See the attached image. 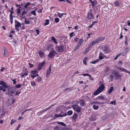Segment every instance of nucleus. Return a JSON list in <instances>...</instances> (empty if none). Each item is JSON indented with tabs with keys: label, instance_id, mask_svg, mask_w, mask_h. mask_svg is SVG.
Returning <instances> with one entry per match:
<instances>
[{
	"label": "nucleus",
	"instance_id": "1",
	"mask_svg": "<svg viewBox=\"0 0 130 130\" xmlns=\"http://www.w3.org/2000/svg\"><path fill=\"white\" fill-rule=\"evenodd\" d=\"M105 87L103 84H101L99 88L94 92L93 94L94 95H96L100 93L104 89Z\"/></svg>",
	"mask_w": 130,
	"mask_h": 130
},
{
	"label": "nucleus",
	"instance_id": "2",
	"mask_svg": "<svg viewBox=\"0 0 130 130\" xmlns=\"http://www.w3.org/2000/svg\"><path fill=\"white\" fill-rule=\"evenodd\" d=\"M16 91V89L13 87H11L8 89V94L9 95L11 96Z\"/></svg>",
	"mask_w": 130,
	"mask_h": 130
},
{
	"label": "nucleus",
	"instance_id": "3",
	"mask_svg": "<svg viewBox=\"0 0 130 130\" xmlns=\"http://www.w3.org/2000/svg\"><path fill=\"white\" fill-rule=\"evenodd\" d=\"M73 109L79 113L81 111V107L77 104L73 105L72 106Z\"/></svg>",
	"mask_w": 130,
	"mask_h": 130
},
{
	"label": "nucleus",
	"instance_id": "4",
	"mask_svg": "<svg viewBox=\"0 0 130 130\" xmlns=\"http://www.w3.org/2000/svg\"><path fill=\"white\" fill-rule=\"evenodd\" d=\"M57 54V53L55 50H52L50 52L48 57L51 59H52Z\"/></svg>",
	"mask_w": 130,
	"mask_h": 130
},
{
	"label": "nucleus",
	"instance_id": "5",
	"mask_svg": "<svg viewBox=\"0 0 130 130\" xmlns=\"http://www.w3.org/2000/svg\"><path fill=\"white\" fill-rule=\"evenodd\" d=\"M92 10L90 9V11L88 12L87 18L88 20L93 19L94 18V16L91 13Z\"/></svg>",
	"mask_w": 130,
	"mask_h": 130
},
{
	"label": "nucleus",
	"instance_id": "6",
	"mask_svg": "<svg viewBox=\"0 0 130 130\" xmlns=\"http://www.w3.org/2000/svg\"><path fill=\"white\" fill-rule=\"evenodd\" d=\"M14 102V99L13 98H12L10 99L7 100V101L6 104L7 106H9L13 104Z\"/></svg>",
	"mask_w": 130,
	"mask_h": 130
},
{
	"label": "nucleus",
	"instance_id": "7",
	"mask_svg": "<svg viewBox=\"0 0 130 130\" xmlns=\"http://www.w3.org/2000/svg\"><path fill=\"white\" fill-rule=\"evenodd\" d=\"M63 113V112H61L60 114H59L58 115L56 114L54 115V117H62L65 116L67 115V113L66 112L63 115H62V113Z\"/></svg>",
	"mask_w": 130,
	"mask_h": 130
},
{
	"label": "nucleus",
	"instance_id": "8",
	"mask_svg": "<svg viewBox=\"0 0 130 130\" xmlns=\"http://www.w3.org/2000/svg\"><path fill=\"white\" fill-rule=\"evenodd\" d=\"M57 49L56 50L58 52H62L63 51V46L62 45L58 46L57 47Z\"/></svg>",
	"mask_w": 130,
	"mask_h": 130
},
{
	"label": "nucleus",
	"instance_id": "9",
	"mask_svg": "<svg viewBox=\"0 0 130 130\" xmlns=\"http://www.w3.org/2000/svg\"><path fill=\"white\" fill-rule=\"evenodd\" d=\"M102 50L106 53H108L109 52V50L108 49V47L106 45H105L104 47L103 48Z\"/></svg>",
	"mask_w": 130,
	"mask_h": 130
},
{
	"label": "nucleus",
	"instance_id": "10",
	"mask_svg": "<svg viewBox=\"0 0 130 130\" xmlns=\"http://www.w3.org/2000/svg\"><path fill=\"white\" fill-rule=\"evenodd\" d=\"M45 63V62L44 61H43L42 62L40 63L38 66V70H39L41 69L42 67L44 66Z\"/></svg>",
	"mask_w": 130,
	"mask_h": 130
},
{
	"label": "nucleus",
	"instance_id": "11",
	"mask_svg": "<svg viewBox=\"0 0 130 130\" xmlns=\"http://www.w3.org/2000/svg\"><path fill=\"white\" fill-rule=\"evenodd\" d=\"M78 102L81 106H84L85 105V101L84 100L81 99L79 100Z\"/></svg>",
	"mask_w": 130,
	"mask_h": 130
},
{
	"label": "nucleus",
	"instance_id": "12",
	"mask_svg": "<svg viewBox=\"0 0 130 130\" xmlns=\"http://www.w3.org/2000/svg\"><path fill=\"white\" fill-rule=\"evenodd\" d=\"M5 113L3 112V109H0V119L3 118V115Z\"/></svg>",
	"mask_w": 130,
	"mask_h": 130
},
{
	"label": "nucleus",
	"instance_id": "13",
	"mask_svg": "<svg viewBox=\"0 0 130 130\" xmlns=\"http://www.w3.org/2000/svg\"><path fill=\"white\" fill-rule=\"evenodd\" d=\"M15 27H19L21 26V24L20 22L16 20H15Z\"/></svg>",
	"mask_w": 130,
	"mask_h": 130
},
{
	"label": "nucleus",
	"instance_id": "14",
	"mask_svg": "<svg viewBox=\"0 0 130 130\" xmlns=\"http://www.w3.org/2000/svg\"><path fill=\"white\" fill-rule=\"evenodd\" d=\"M114 76L115 78L116 79H120L121 78V76L120 75V74L119 73H117V74L115 75Z\"/></svg>",
	"mask_w": 130,
	"mask_h": 130
},
{
	"label": "nucleus",
	"instance_id": "15",
	"mask_svg": "<svg viewBox=\"0 0 130 130\" xmlns=\"http://www.w3.org/2000/svg\"><path fill=\"white\" fill-rule=\"evenodd\" d=\"M51 65L49 67V68L48 69L46 72V76H47L48 75H49L51 73Z\"/></svg>",
	"mask_w": 130,
	"mask_h": 130
},
{
	"label": "nucleus",
	"instance_id": "16",
	"mask_svg": "<svg viewBox=\"0 0 130 130\" xmlns=\"http://www.w3.org/2000/svg\"><path fill=\"white\" fill-rule=\"evenodd\" d=\"M3 49L4 50V56H7L8 54V51L5 47H3Z\"/></svg>",
	"mask_w": 130,
	"mask_h": 130
},
{
	"label": "nucleus",
	"instance_id": "17",
	"mask_svg": "<svg viewBox=\"0 0 130 130\" xmlns=\"http://www.w3.org/2000/svg\"><path fill=\"white\" fill-rule=\"evenodd\" d=\"M54 130H62V128L60 125H57L54 128Z\"/></svg>",
	"mask_w": 130,
	"mask_h": 130
},
{
	"label": "nucleus",
	"instance_id": "18",
	"mask_svg": "<svg viewBox=\"0 0 130 130\" xmlns=\"http://www.w3.org/2000/svg\"><path fill=\"white\" fill-rule=\"evenodd\" d=\"M21 77H24L25 76H27L28 75V72L27 71H26L25 73L22 72L21 74Z\"/></svg>",
	"mask_w": 130,
	"mask_h": 130
},
{
	"label": "nucleus",
	"instance_id": "19",
	"mask_svg": "<svg viewBox=\"0 0 130 130\" xmlns=\"http://www.w3.org/2000/svg\"><path fill=\"white\" fill-rule=\"evenodd\" d=\"M38 53L41 57H42L44 56V53L41 51H39L38 52Z\"/></svg>",
	"mask_w": 130,
	"mask_h": 130
},
{
	"label": "nucleus",
	"instance_id": "20",
	"mask_svg": "<svg viewBox=\"0 0 130 130\" xmlns=\"http://www.w3.org/2000/svg\"><path fill=\"white\" fill-rule=\"evenodd\" d=\"M105 39V38L103 37H100L98 38L97 39H96V40H97L98 42L102 41L104 40Z\"/></svg>",
	"mask_w": 130,
	"mask_h": 130
},
{
	"label": "nucleus",
	"instance_id": "21",
	"mask_svg": "<svg viewBox=\"0 0 130 130\" xmlns=\"http://www.w3.org/2000/svg\"><path fill=\"white\" fill-rule=\"evenodd\" d=\"M83 39H81L79 41L77 44V46H80L81 44L83 43Z\"/></svg>",
	"mask_w": 130,
	"mask_h": 130
},
{
	"label": "nucleus",
	"instance_id": "22",
	"mask_svg": "<svg viewBox=\"0 0 130 130\" xmlns=\"http://www.w3.org/2000/svg\"><path fill=\"white\" fill-rule=\"evenodd\" d=\"M9 17L10 23L11 24H12L13 23V16L12 15V14H10Z\"/></svg>",
	"mask_w": 130,
	"mask_h": 130
},
{
	"label": "nucleus",
	"instance_id": "23",
	"mask_svg": "<svg viewBox=\"0 0 130 130\" xmlns=\"http://www.w3.org/2000/svg\"><path fill=\"white\" fill-rule=\"evenodd\" d=\"M77 115L76 113H75L73 116V119L76 120L77 118Z\"/></svg>",
	"mask_w": 130,
	"mask_h": 130
},
{
	"label": "nucleus",
	"instance_id": "24",
	"mask_svg": "<svg viewBox=\"0 0 130 130\" xmlns=\"http://www.w3.org/2000/svg\"><path fill=\"white\" fill-rule=\"evenodd\" d=\"M57 123L58 124H61L64 127H66V124L62 122H57Z\"/></svg>",
	"mask_w": 130,
	"mask_h": 130
},
{
	"label": "nucleus",
	"instance_id": "25",
	"mask_svg": "<svg viewBox=\"0 0 130 130\" xmlns=\"http://www.w3.org/2000/svg\"><path fill=\"white\" fill-rule=\"evenodd\" d=\"M98 43V41H97V40H96V39L94 41H92L91 43L92 45H95Z\"/></svg>",
	"mask_w": 130,
	"mask_h": 130
},
{
	"label": "nucleus",
	"instance_id": "26",
	"mask_svg": "<svg viewBox=\"0 0 130 130\" xmlns=\"http://www.w3.org/2000/svg\"><path fill=\"white\" fill-rule=\"evenodd\" d=\"M118 69H119L120 70L125 72H126V69L123 68H122L119 67L118 68Z\"/></svg>",
	"mask_w": 130,
	"mask_h": 130
},
{
	"label": "nucleus",
	"instance_id": "27",
	"mask_svg": "<svg viewBox=\"0 0 130 130\" xmlns=\"http://www.w3.org/2000/svg\"><path fill=\"white\" fill-rule=\"evenodd\" d=\"M52 40L56 44L58 43V42L56 41V39L55 37H52Z\"/></svg>",
	"mask_w": 130,
	"mask_h": 130
},
{
	"label": "nucleus",
	"instance_id": "28",
	"mask_svg": "<svg viewBox=\"0 0 130 130\" xmlns=\"http://www.w3.org/2000/svg\"><path fill=\"white\" fill-rule=\"evenodd\" d=\"M113 88L112 87H111L108 91V93L110 94L113 90Z\"/></svg>",
	"mask_w": 130,
	"mask_h": 130
},
{
	"label": "nucleus",
	"instance_id": "29",
	"mask_svg": "<svg viewBox=\"0 0 130 130\" xmlns=\"http://www.w3.org/2000/svg\"><path fill=\"white\" fill-rule=\"evenodd\" d=\"M110 68L109 67H106L105 70V72H108V71H110Z\"/></svg>",
	"mask_w": 130,
	"mask_h": 130
},
{
	"label": "nucleus",
	"instance_id": "30",
	"mask_svg": "<svg viewBox=\"0 0 130 130\" xmlns=\"http://www.w3.org/2000/svg\"><path fill=\"white\" fill-rule=\"evenodd\" d=\"M38 73V72L36 70L32 71H31V73L32 74H35Z\"/></svg>",
	"mask_w": 130,
	"mask_h": 130
},
{
	"label": "nucleus",
	"instance_id": "31",
	"mask_svg": "<svg viewBox=\"0 0 130 130\" xmlns=\"http://www.w3.org/2000/svg\"><path fill=\"white\" fill-rule=\"evenodd\" d=\"M93 108L95 110L99 108V106L98 105L96 106L95 105H94L93 106Z\"/></svg>",
	"mask_w": 130,
	"mask_h": 130
},
{
	"label": "nucleus",
	"instance_id": "32",
	"mask_svg": "<svg viewBox=\"0 0 130 130\" xmlns=\"http://www.w3.org/2000/svg\"><path fill=\"white\" fill-rule=\"evenodd\" d=\"M49 21L48 19H46V20L45 22L44 23V26H46L49 24Z\"/></svg>",
	"mask_w": 130,
	"mask_h": 130
},
{
	"label": "nucleus",
	"instance_id": "33",
	"mask_svg": "<svg viewBox=\"0 0 130 130\" xmlns=\"http://www.w3.org/2000/svg\"><path fill=\"white\" fill-rule=\"evenodd\" d=\"M62 129V130H72V128L67 127H63Z\"/></svg>",
	"mask_w": 130,
	"mask_h": 130
},
{
	"label": "nucleus",
	"instance_id": "34",
	"mask_svg": "<svg viewBox=\"0 0 130 130\" xmlns=\"http://www.w3.org/2000/svg\"><path fill=\"white\" fill-rule=\"evenodd\" d=\"M118 72L116 71L115 70H113V71L112 72V74L114 75L115 76L116 74H117Z\"/></svg>",
	"mask_w": 130,
	"mask_h": 130
},
{
	"label": "nucleus",
	"instance_id": "35",
	"mask_svg": "<svg viewBox=\"0 0 130 130\" xmlns=\"http://www.w3.org/2000/svg\"><path fill=\"white\" fill-rule=\"evenodd\" d=\"M27 10H24L23 11V12L22 13V16H23L25 14H26L27 13Z\"/></svg>",
	"mask_w": 130,
	"mask_h": 130
},
{
	"label": "nucleus",
	"instance_id": "36",
	"mask_svg": "<svg viewBox=\"0 0 130 130\" xmlns=\"http://www.w3.org/2000/svg\"><path fill=\"white\" fill-rule=\"evenodd\" d=\"M73 112L71 110H69L68 111L67 113L69 115H71L72 114Z\"/></svg>",
	"mask_w": 130,
	"mask_h": 130
},
{
	"label": "nucleus",
	"instance_id": "37",
	"mask_svg": "<svg viewBox=\"0 0 130 130\" xmlns=\"http://www.w3.org/2000/svg\"><path fill=\"white\" fill-rule=\"evenodd\" d=\"M99 60V59H97L93 61L92 62H91V63H93V64H95Z\"/></svg>",
	"mask_w": 130,
	"mask_h": 130
},
{
	"label": "nucleus",
	"instance_id": "38",
	"mask_svg": "<svg viewBox=\"0 0 130 130\" xmlns=\"http://www.w3.org/2000/svg\"><path fill=\"white\" fill-rule=\"evenodd\" d=\"M91 3L92 4V7H94L95 6V5L96 4V3H95V1H92Z\"/></svg>",
	"mask_w": 130,
	"mask_h": 130
},
{
	"label": "nucleus",
	"instance_id": "39",
	"mask_svg": "<svg viewBox=\"0 0 130 130\" xmlns=\"http://www.w3.org/2000/svg\"><path fill=\"white\" fill-rule=\"evenodd\" d=\"M21 86V85L20 84H19L16 85L15 86V87H16V88H20Z\"/></svg>",
	"mask_w": 130,
	"mask_h": 130
},
{
	"label": "nucleus",
	"instance_id": "40",
	"mask_svg": "<svg viewBox=\"0 0 130 130\" xmlns=\"http://www.w3.org/2000/svg\"><path fill=\"white\" fill-rule=\"evenodd\" d=\"M116 101H111V103H109V104L113 105H114L116 104Z\"/></svg>",
	"mask_w": 130,
	"mask_h": 130
},
{
	"label": "nucleus",
	"instance_id": "41",
	"mask_svg": "<svg viewBox=\"0 0 130 130\" xmlns=\"http://www.w3.org/2000/svg\"><path fill=\"white\" fill-rule=\"evenodd\" d=\"M114 4L115 5L118 6H119L120 5L119 2L117 1H115Z\"/></svg>",
	"mask_w": 130,
	"mask_h": 130
},
{
	"label": "nucleus",
	"instance_id": "42",
	"mask_svg": "<svg viewBox=\"0 0 130 130\" xmlns=\"http://www.w3.org/2000/svg\"><path fill=\"white\" fill-rule=\"evenodd\" d=\"M79 101H74L73 102H72V104H77H77H78L79 103Z\"/></svg>",
	"mask_w": 130,
	"mask_h": 130
},
{
	"label": "nucleus",
	"instance_id": "43",
	"mask_svg": "<svg viewBox=\"0 0 130 130\" xmlns=\"http://www.w3.org/2000/svg\"><path fill=\"white\" fill-rule=\"evenodd\" d=\"M59 18H57L55 19V21L56 23H57L59 21Z\"/></svg>",
	"mask_w": 130,
	"mask_h": 130
},
{
	"label": "nucleus",
	"instance_id": "44",
	"mask_svg": "<svg viewBox=\"0 0 130 130\" xmlns=\"http://www.w3.org/2000/svg\"><path fill=\"white\" fill-rule=\"evenodd\" d=\"M37 80L38 82H40L42 80V78L40 76H39L37 78Z\"/></svg>",
	"mask_w": 130,
	"mask_h": 130
},
{
	"label": "nucleus",
	"instance_id": "45",
	"mask_svg": "<svg viewBox=\"0 0 130 130\" xmlns=\"http://www.w3.org/2000/svg\"><path fill=\"white\" fill-rule=\"evenodd\" d=\"M30 4V3H29V2L27 3L25 5V6H24L25 8H26Z\"/></svg>",
	"mask_w": 130,
	"mask_h": 130
},
{
	"label": "nucleus",
	"instance_id": "46",
	"mask_svg": "<svg viewBox=\"0 0 130 130\" xmlns=\"http://www.w3.org/2000/svg\"><path fill=\"white\" fill-rule=\"evenodd\" d=\"M98 98L99 100H104V98L103 96H99L98 97Z\"/></svg>",
	"mask_w": 130,
	"mask_h": 130
},
{
	"label": "nucleus",
	"instance_id": "47",
	"mask_svg": "<svg viewBox=\"0 0 130 130\" xmlns=\"http://www.w3.org/2000/svg\"><path fill=\"white\" fill-rule=\"evenodd\" d=\"M2 85L5 88H8V87L7 86L6 83L5 82H4V83Z\"/></svg>",
	"mask_w": 130,
	"mask_h": 130
},
{
	"label": "nucleus",
	"instance_id": "48",
	"mask_svg": "<svg viewBox=\"0 0 130 130\" xmlns=\"http://www.w3.org/2000/svg\"><path fill=\"white\" fill-rule=\"evenodd\" d=\"M110 77L111 78L110 79V81H113V76L111 74L110 75Z\"/></svg>",
	"mask_w": 130,
	"mask_h": 130
},
{
	"label": "nucleus",
	"instance_id": "49",
	"mask_svg": "<svg viewBox=\"0 0 130 130\" xmlns=\"http://www.w3.org/2000/svg\"><path fill=\"white\" fill-rule=\"evenodd\" d=\"M72 89V88H67L65 89V91H70Z\"/></svg>",
	"mask_w": 130,
	"mask_h": 130
},
{
	"label": "nucleus",
	"instance_id": "50",
	"mask_svg": "<svg viewBox=\"0 0 130 130\" xmlns=\"http://www.w3.org/2000/svg\"><path fill=\"white\" fill-rule=\"evenodd\" d=\"M31 13L32 14L34 15H36V11L35 10L32 11L31 12Z\"/></svg>",
	"mask_w": 130,
	"mask_h": 130
},
{
	"label": "nucleus",
	"instance_id": "51",
	"mask_svg": "<svg viewBox=\"0 0 130 130\" xmlns=\"http://www.w3.org/2000/svg\"><path fill=\"white\" fill-rule=\"evenodd\" d=\"M21 10L20 8L17 9V12L18 14H20V13Z\"/></svg>",
	"mask_w": 130,
	"mask_h": 130
},
{
	"label": "nucleus",
	"instance_id": "52",
	"mask_svg": "<svg viewBox=\"0 0 130 130\" xmlns=\"http://www.w3.org/2000/svg\"><path fill=\"white\" fill-rule=\"evenodd\" d=\"M87 59V58H85L83 60V63L84 64H86V61Z\"/></svg>",
	"mask_w": 130,
	"mask_h": 130
},
{
	"label": "nucleus",
	"instance_id": "53",
	"mask_svg": "<svg viewBox=\"0 0 130 130\" xmlns=\"http://www.w3.org/2000/svg\"><path fill=\"white\" fill-rule=\"evenodd\" d=\"M75 35V34H74V32H72L70 34V38H71L72 37L74 36Z\"/></svg>",
	"mask_w": 130,
	"mask_h": 130
},
{
	"label": "nucleus",
	"instance_id": "54",
	"mask_svg": "<svg viewBox=\"0 0 130 130\" xmlns=\"http://www.w3.org/2000/svg\"><path fill=\"white\" fill-rule=\"evenodd\" d=\"M16 122L15 120H14L13 119H12L11 122L10 124L11 125H12V124L14 123V122Z\"/></svg>",
	"mask_w": 130,
	"mask_h": 130
},
{
	"label": "nucleus",
	"instance_id": "55",
	"mask_svg": "<svg viewBox=\"0 0 130 130\" xmlns=\"http://www.w3.org/2000/svg\"><path fill=\"white\" fill-rule=\"evenodd\" d=\"M129 50V48L126 47L125 48V53L126 54L127 53V52H128V51Z\"/></svg>",
	"mask_w": 130,
	"mask_h": 130
},
{
	"label": "nucleus",
	"instance_id": "56",
	"mask_svg": "<svg viewBox=\"0 0 130 130\" xmlns=\"http://www.w3.org/2000/svg\"><path fill=\"white\" fill-rule=\"evenodd\" d=\"M83 75L84 76H90V75L88 73L83 74Z\"/></svg>",
	"mask_w": 130,
	"mask_h": 130
},
{
	"label": "nucleus",
	"instance_id": "57",
	"mask_svg": "<svg viewBox=\"0 0 130 130\" xmlns=\"http://www.w3.org/2000/svg\"><path fill=\"white\" fill-rule=\"evenodd\" d=\"M26 18H25V23L26 24H29V22L28 21H26Z\"/></svg>",
	"mask_w": 130,
	"mask_h": 130
},
{
	"label": "nucleus",
	"instance_id": "58",
	"mask_svg": "<svg viewBox=\"0 0 130 130\" xmlns=\"http://www.w3.org/2000/svg\"><path fill=\"white\" fill-rule=\"evenodd\" d=\"M92 46L93 45H92L91 43H90V44L88 45L87 47H89V48H90L91 49L92 47Z\"/></svg>",
	"mask_w": 130,
	"mask_h": 130
},
{
	"label": "nucleus",
	"instance_id": "59",
	"mask_svg": "<svg viewBox=\"0 0 130 130\" xmlns=\"http://www.w3.org/2000/svg\"><path fill=\"white\" fill-rule=\"evenodd\" d=\"M15 6L17 7H19V8H21V5H18L17 4H15Z\"/></svg>",
	"mask_w": 130,
	"mask_h": 130
},
{
	"label": "nucleus",
	"instance_id": "60",
	"mask_svg": "<svg viewBox=\"0 0 130 130\" xmlns=\"http://www.w3.org/2000/svg\"><path fill=\"white\" fill-rule=\"evenodd\" d=\"M31 85L33 86H34L35 85V82H31Z\"/></svg>",
	"mask_w": 130,
	"mask_h": 130
},
{
	"label": "nucleus",
	"instance_id": "61",
	"mask_svg": "<svg viewBox=\"0 0 130 130\" xmlns=\"http://www.w3.org/2000/svg\"><path fill=\"white\" fill-rule=\"evenodd\" d=\"M47 110H47V108H46V109H44V110H41V112H44L45 111H47Z\"/></svg>",
	"mask_w": 130,
	"mask_h": 130
},
{
	"label": "nucleus",
	"instance_id": "62",
	"mask_svg": "<svg viewBox=\"0 0 130 130\" xmlns=\"http://www.w3.org/2000/svg\"><path fill=\"white\" fill-rule=\"evenodd\" d=\"M5 69V67H2V68L1 69V71L2 72H3L4 70Z\"/></svg>",
	"mask_w": 130,
	"mask_h": 130
},
{
	"label": "nucleus",
	"instance_id": "63",
	"mask_svg": "<svg viewBox=\"0 0 130 130\" xmlns=\"http://www.w3.org/2000/svg\"><path fill=\"white\" fill-rule=\"evenodd\" d=\"M88 51H87V50H86H86L83 52V54H86L87 53Z\"/></svg>",
	"mask_w": 130,
	"mask_h": 130
},
{
	"label": "nucleus",
	"instance_id": "64",
	"mask_svg": "<svg viewBox=\"0 0 130 130\" xmlns=\"http://www.w3.org/2000/svg\"><path fill=\"white\" fill-rule=\"evenodd\" d=\"M29 65L30 67V68H32L33 66V64H31V63H29Z\"/></svg>",
	"mask_w": 130,
	"mask_h": 130
}]
</instances>
